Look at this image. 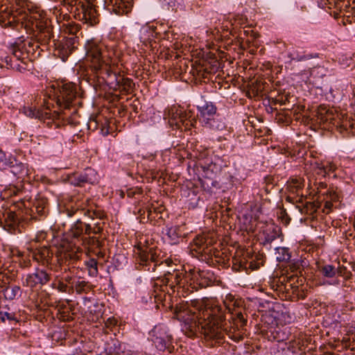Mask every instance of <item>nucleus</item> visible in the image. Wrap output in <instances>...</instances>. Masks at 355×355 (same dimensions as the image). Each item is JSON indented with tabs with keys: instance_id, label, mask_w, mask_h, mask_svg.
Listing matches in <instances>:
<instances>
[{
	"instance_id": "f257e3e1",
	"label": "nucleus",
	"mask_w": 355,
	"mask_h": 355,
	"mask_svg": "<svg viewBox=\"0 0 355 355\" xmlns=\"http://www.w3.org/2000/svg\"><path fill=\"white\" fill-rule=\"evenodd\" d=\"M176 313L179 319H184V328L189 331L190 336L200 333L207 339L220 341L224 334H227L233 340L239 341L242 339V336L235 332L232 322L229 320L227 321L220 308L215 307L191 313L187 318L180 311Z\"/></svg>"
},
{
	"instance_id": "f03ea898",
	"label": "nucleus",
	"mask_w": 355,
	"mask_h": 355,
	"mask_svg": "<svg viewBox=\"0 0 355 355\" xmlns=\"http://www.w3.org/2000/svg\"><path fill=\"white\" fill-rule=\"evenodd\" d=\"M86 59L91 63V67L96 73L104 74L111 68L109 59L112 55L107 46L97 39H90L85 44Z\"/></svg>"
},
{
	"instance_id": "7ed1b4c3",
	"label": "nucleus",
	"mask_w": 355,
	"mask_h": 355,
	"mask_svg": "<svg viewBox=\"0 0 355 355\" xmlns=\"http://www.w3.org/2000/svg\"><path fill=\"white\" fill-rule=\"evenodd\" d=\"M69 36L64 37L58 43L53 40V45L55 47V54L59 56L62 61H65L72 51L77 48L78 45V37L77 36L80 28L78 25L70 26L67 28Z\"/></svg>"
},
{
	"instance_id": "20e7f679",
	"label": "nucleus",
	"mask_w": 355,
	"mask_h": 355,
	"mask_svg": "<svg viewBox=\"0 0 355 355\" xmlns=\"http://www.w3.org/2000/svg\"><path fill=\"white\" fill-rule=\"evenodd\" d=\"M76 85L72 83L64 84L55 93V101L61 109H69L80 104L77 97Z\"/></svg>"
},
{
	"instance_id": "39448f33",
	"label": "nucleus",
	"mask_w": 355,
	"mask_h": 355,
	"mask_svg": "<svg viewBox=\"0 0 355 355\" xmlns=\"http://www.w3.org/2000/svg\"><path fill=\"white\" fill-rule=\"evenodd\" d=\"M149 339L153 342L155 347L159 351L168 349L171 351L173 338L168 333V329L164 325L155 326L149 332Z\"/></svg>"
},
{
	"instance_id": "423d86ee",
	"label": "nucleus",
	"mask_w": 355,
	"mask_h": 355,
	"mask_svg": "<svg viewBox=\"0 0 355 355\" xmlns=\"http://www.w3.org/2000/svg\"><path fill=\"white\" fill-rule=\"evenodd\" d=\"M196 122L191 111H186L182 107H173L169 111V123L171 126H175L178 129L185 130L190 128Z\"/></svg>"
},
{
	"instance_id": "0eeeda50",
	"label": "nucleus",
	"mask_w": 355,
	"mask_h": 355,
	"mask_svg": "<svg viewBox=\"0 0 355 355\" xmlns=\"http://www.w3.org/2000/svg\"><path fill=\"white\" fill-rule=\"evenodd\" d=\"M166 284L170 286L171 289L175 292L180 293L182 290V295H187L198 290V286L189 284V277H184L181 273L171 274L166 278Z\"/></svg>"
},
{
	"instance_id": "6e6552de",
	"label": "nucleus",
	"mask_w": 355,
	"mask_h": 355,
	"mask_svg": "<svg viewBox=\"0 0 355 355\" xmlns=\"http://www.w3.org/2000/svg\"><path fill=\"white\" fill-rule=\"evenodd\" d=\"M66 180L71 185L83 187L85 184H94L98 180V176L94 169L87 168L83 171L68 174Z\"/></svg>"
},
{
	"instance_id": "1a4fd4ad",
	"label": "nucleus",
	"mask_w": 355,
	"mask_h": 355,
	"mask_svg": "<svg viewBox=\"0 0 355 355\" xmlns=\"http://www.w3.org/2000/svg\"><path fill=\"white\" fill-rule=\"evenodd\" d=\"M68 270L67 268H64L62 275H56L51 286L60 293L72 294L73 285L76 282V279L69 274H66Z\"/></svg>"
},
{
	"instance_id": "9d476101",
	"label": "nucleus",
	"mask_w": 355,
	"mask_h": 355,
	"mask_svg": "<svg viewBox=\"0 0 355 355\" xmlns=\"http://www.w3.org/2000/svg\"><path fill=\"white\" fill-rule=\"evenodd\" d=\"M329 119L343 137L355 136V123L347 115L337 114L336 116L329 117Z\"/></svg>"
},
{
	"instance_id": "9b49d317",
	"label": "nucleus",
	"mask_w": 355,
	"mask_h": 355,
	"mask_svg": "<svg viewBox=\"0 0 355 355\" xmlns=\"http://www.w3.org/2000/svg\"><path fill=\"white\" fill-rule=\"evenodd\" d=\"M94 205L91 203V200L89 198L83 199L79 205H77L76 209H66L67 215L69 217L73 216L78 209H81L83 214L92 219L98 218L100 220L103 219L105 217V213L101 210L94 208Z\"/></svg>"
},
{
	"instance_id": "f8f14e48",
	"label": "nucleus",
	"mask_w": 355,
	"mask_h": 355,
	"mask_svg": "<svg viewBox=\"0 0 355 355\" xmlns=\"http://www.w3.org/2000/svg\"><path fill=\"white\" fill-rule=\"evenodd\" d=\"M51 279V275L44 269L37 268L30 274H28L24 282V285L30 288H35L37 286H42L47 284Z\"/></svg>"
},
{
	"instance_id": "ddd939ff",
	"label": "nucleus",
	"mask_w": 355,
	"mask_h": 355,
	"mask_svg": "<svg viewBox=\"0 0 355 355\" xmlns=\"http://www.w3.org/2000/svg\"><path fill=\"white\" fill-rule=\"evenodd\" d=\"M137 255V261L141 266L146 267V270L150 271L152 270L154 271L157 266L155 263V255L150 251L148 250V248H143L139 247L135 251Z\"/></svg>"
},
{
	"instance_id": "4468645a",
	"label": "nucleus",
	"mask_w": 355,
	"mask_h": 355,
	"mask_svg": "<svg viewBox=\"0 0 355 355\" xmlns=\"http://www.w3.org/2000/svg\"><path fill=\"white\" fill-rule=\"evenodd\" d=\"M109 78L110 84L114 85V88L121 89L125 92H130L135 86L132 80L128 78H124L116 72H113L112 69H110V71L105 73Z\"/></svg>"
},
{
	"instance_id": "2eb2a0df",
	"label": "nucleus",
	"mask_w": 355,
	"mask_h": 355,
	"mask_svg": "<svg viewBox=\"0 0 355 355\" xmlns=\"http://www.w3.org/2000/svg\"><path fill=\"white\" fill-rule=\"evenodd\" d=\"M111 12L118 15H127L132 10L133 1H104Z\"/></svg>"
},
{
	"instance_id": "dca6fc26",
	"label": "nucleus",
	"mask_w": 355,
	"mask_h": 355,
	"mask_svg": "<svg viewBox=\"0 0 355 355\" xmlns=\"http://www.w3.org/2000/svg\"><path fill=\"white\" fill-rule=\"evenodd\" d=\"M19 6H21L24 10V19L33 21H37L41 17L40 10L38 8L34 7L31 1H16Z\"/></svg>"
},
{
	"instance_id": "f3484780",
	"label": "nucleus",
	"mask_w": 355,
	"mask_h": 355,
	"mask_svg": "<svg viewBox=\"0 0 355 355\" xmlns=\"http://www.w3.org/2000/svg\"><path fill=\"white\" fill-rule=\"evenodd\" d=\"M261 244L270 245L271 243L281 236V229L274 224L268 225L263 230Z\"/></svg>"
},
{
	"instance_id": "a211bd4d",
	"label": "nucleus",
	"mask_w": 355,
	"mask_h": 355,
	"mask_svg": "<svg viewBox=\"0 0 355 355\" xmlns=\"http://www.w3.org/2000/svg\"><path fill=\"white\" fill-rule=\"evenodd\" d=\"M80 259V253L78 248H71L70 250L65 248L63 250L58 258L60 266L63 264H71Z\"/></svg>"
},
{
	"instance_id": "6ab92c4d",
	"label": "nucleus",
	"mask_w": 355,
	"mask_h": 355,
	"mask_svg": "<svg viewBox=\"0 0 355 355\" xmlns=\"http://www.w3.org/2000/svg\"><path fill=\"white\" fill-rule=\"evenodd\" d=\"M49 211L47 200L44 198L37 199L31 209L33 214L32 218L34 219L41 220L44 218Z\"/></svg>"
},
{
	"instance_id": "aec40b11",
	"label": "nucleus",
	"mask_w": 355,
	"mask_h": 355,
	"mask_svg": "<svg viewBox=\"0 0 355 355\" xmlns=\"http://www.w3.org/2000/svg\"><path fill=\"white\" fill-rule=\"evenodd\" d=\"M197 108L200 112V120L202 123L205 122L207 119L209 120V119L217 115V108L211 102H205L202 105H198Z\"/></svg>"
},
{
	"instance_id": "412c9836",
	"label": "nucleus",
	"mask_w": 355,
	"mask_h": 355,
	"mask_svg": "<svg viewBox=\"0 0 355 355\" xmlns=\"http://www.w3.org/2000/svg\"><path fill=\"white\" fill-rule=\"evenodd\" d=\"M312 166L314 173L322 177L330 175L336 169V166L334 163L329 162H315Z\"/></svg>"
},
{
	"instance_id": "4be33fe9",
	"label": "nucleus",
	"mask_w": 355,
	"mask_h": 355,
	"mask_svg": "<svg viewBox=\"0 0 355 355\" xmlns=\"http://www.w3.org/2000/svg\"><path fill=\"white\" fill-rule=\"evenodd\" d=\"M87 225V223H83L80 220H77L76 222L71 227L69 236L80 243L82 239L85 236L84 234H85Z\"/></svg>"
},
{
	"instance_id": "5701e85b",
	"label": "nucleus",
	"mask_w": 355,
	"mask_h": 355,
	"mask_svg": "<svg viewBox=\"0 0 355 355\" xmlns=\"http://www.w3.org/2000/svg\"><path fill=\"white\" fill-rule=\"evenodd\" d=\"M287 57L290 59V62H302L308 60L312 58H316L318 57V53H308L306 54L304 52H301L294 48L288 50L287 53Z\"/></svg>"
},
{
	"instance_id": "b1692460",
	"label": "nucleus",
	"mask_w": 355,
	"mask_h": 355,
	"mask_svg": "<svg viewBox=\"0 0 355 355\" xmlns=\"http://www.w3.org/2000/svg\"><path fill=\"white\" fill-rule=\"evenodd\" d=\"M4 229L11 232L15 230L20 223L19 218L12 211H4Z\"/></svg>"
},
{
	"instance_id": "393cba45",
	"label": "nucleus",
	"mask_w": 355,
	"mask_h": 355,
	"mask_svg": "<svg viewBox=\"0 0 355 355\" xmlns=\"http://www.w3.org/2000/svg\"><path fill=\"white\" fill-rule=\"evenodd\" d=\"M202 124L205 128L214 131H221L226 128L225 122L218 114L209 119V120L207 119L205 122Z\"/></svg>"
},
{
	"instance_id": "a878e982",
	"label": "nucleus",
	"mask_w": 355,
	"mask_h": 355,
	"mask_svg": "<svg viewBox=\"0 0 355 355\" xmlns=\"http://www.w3.org/2000/svg\"><path fill=\"white\" fill-rule=\"evenodd\" d=\"M304 187V180L300 178H293L287 182V189L291 193L303 196L302 189Z\"/></svg>"
},
{
	"instance_id": "bb28decb",
	"label": "nucleus",
	"mask_w": 355,
	"mask_h": 355,
	"mask_svg": "<svg viewBox=\"0 0 355 355\" xmlns=\"http://www.w3.org/2000/svg\"><path fill=\"white\" fill-rule=\"evenodd\" d=\"M52 256L53 252L46 246L36 249L35 252L33 253L34 259L44 263H48Z\"/></svg>"
},
{
	"instance_id": "cd10ccee",
	"label": "nucleus",
	"mask_w": 355,
	"mask_h": 355,
	"mask_svg": "<svg viewBox=\"0 0 355 355\" xmlns=\"http://www.w3.org/2000/svg\"><path fill=\"white\" fill-rule=\"evenodd\" d=\"M319 273L324 278L334 279L338 274V269L331 264H322L318 266Z\"/></svg>"
},
{
	"instance_id": "c85d7f7f",
	"label": "nucleus",
	"mask_w": 355,
	"mask_h": 355,
	"mask_svg": "<svg viewBox=\"0 0 355 355\" xmlns=\"http://www.w3.org/2000/svg\"><path fill=\"white\" fill-rule=\"evenodd\" d=\"M207 239L203 236H198L193 240V250L199 254L209 253Z\"/></svg>"
},
{
	"instance_id": "c756f323",
	"label": "nucleus",
	"mask_w": 355,
	"mask_h": 355,
	"mask_svg": "<svg viewBox=\"0 0 355 355\" xmlns=\"http://www.w3.org/2000/svg\"><path fill=\"white\" fill-rule=\"evenodd\" d=\"M78 2L81 4L83 17L86 20L92 19V17H94L96 10L94 8L93 1H87Z\"/></svg>"
},
{
	"instance_id": "7c9ffc66",
	"label": "nucleus",
	"mask_w": 355,
	"mask_h": 355,
	"mask_svg": "<svg viewBox=\"0 0 355 355\" xmlns=\"http://www.w3.org/2000/svg\"><path fill=\"white\" fill-rule=\"evenodd\" d=\"M92 289V286L89 282L80 280V278L76 279L73 288V293L76 292L77 294L87 293Z\"/></svg>"
},
{
	"instance_id": "2f4dec72",
	"label": "nucleus",
	"mask_w": 355,
	"mask_h": 355,
	"mask_svg": "<svg viewBox=\"0 0 355 355\" xmlns=\"http://www.w3.org/2000/svg\"><path fill=\"white\" fill-rule=\"evenodd\" d=\"M85 247L88 248H96L100 249L102 247V243L96 236H85L82 239L81 243H80Z\"/></svg>"
},
{
	"instance_id": "473e14b6",
	"label": "nucleus",
	"mask_w": 355,
	"mask_h": 355,
	"mask_svg": "<svg viewBox=\"0 0 355 355\" xmlns=\"http://www.w3.org/2000/svg\"><path fill=\"white\" fill-rule=\"evenodd\" d=\"M85 266L88 270V275L90 277H95L98 274V261L94 258H90L85 261Z\"/></svg>"
},
{
	"instance_id": "72a5a7b5",
	"label": "nucleus",
	"mask_w": 355,
	"mask_h": 355,
	"mask_svg": "<svg viewBox=\"0 0 355 355\" xmlns=\"http://www.w3.org/2000/svg\"><path fill=\"white\" fill-rule=\"evenodd\" d=\"M16 160L11 157H7L5 153L0 150V170H5L8 168L12 167Z\"/></svg>"
},
{
	"instance_id": "f704fd0d",
	"label": "nucleus",
	"mask_w": 355,
	"mask_h": 355,
	"mask_svg": "<svg viewBox=\"0 0 355 355\" xmlns=\"http://www.w3.org/2000/svg\"><path fill=\"white\" fill-rule=\"evenodd\" d=\"M3 292L6 300H12L19 294L20 287L18 286H6Z\"/></svg>"
},
{
	"instance_id": "c9c22d12",
	"label": "nucleus",
	"mask_w": 355,
	"mask_h": 355,
	"mask_svg": "<svg viewBox=\"0 0 355 355\" xmlns=\"http://www.w3.org/2000/svg\"><path fill=\"white\" fill-rule=\"evenodd\" d=\"M22 113L30 118H35L41 119L43 118V112L40 110H37L33 107H23L21 109Z\"/></svg>"
},
{
	"instance_id": "e433bc0d",
	"label": "nucleus",
	"mask_w": 355,
	"mask_h": 355,
	"mask_svg": "<svg viewBox=\"0 0 355 355\" xmlns=\"http://www.w3.org/2000/svg\"><path fill=\"white\" fill-rule=\"evenodd\" d=\"M277 256V260L279 262L281 261H288L291 259V254L289 249L284 247H277L275 248Z\"/></svg>"
},
{
	"instance_id": "4c0bfd02",
	"label": "nucleus",
	"mask_w": 355,
	"mask_h": 355,
	"mask_svg": "<svg viewBox=\"0 0 355 355\" xmlns=\"http://www.w3.org/2000/svg\"><path fill=\"white\" fill-rule=\"evenodd\" d=\"M290 336V331L286 327L277 331L274 338L277 342H283L289 340Z\"/></svg>"
},
{
	"instance_id": "58836bf2",
	"label": "nucleus",
	"mask_w": 355,
	"mask_h": 355,
	"mask_svg": "<svg viewBox=\"0 0 355 355\" xmlns=\"http://www.w3.org/2000/svg\"><path fill=\"white\" fill-rule=\"evenodd\" d=\"M166 236L169 239L171 244H176L179 242V234L177 227H170L167 229Z\"/></svg>"
},
{
	"instance_id": "ea45409f",
	"label": "nucleus",
	"mask_w": 355,
	"mask_h": 355,
	"mask_svg": "<svg viewBox=\"0 0 355 355\" xmlns=\"http://www.w3.org/2000/svg\"><path fill=\"white\" fill-rule=\"evenodd\" d=\"M103 230V226L100 223H96L92 227L91 225L87 224L85 229V234L90 235V234H101Z\"/></svg>"
},
{
	"instance_id": "a19ab883",
	"label": "nucleus",
	"mask_w": 355,
	"mask_h": 355,
	"mask_svg": "<svg viewBox=\"0 0 355 355\" xmlns=\"http://www.w3.org/2000/svg\"><path fill=\"white\" fill-rule=\"evenodd\" d=\"M53 35L51 34V29L49 27H46L41 31L39 35V40H42L44 43L50 42Z\"/></svg>"
},
{
	"instance_id": "79ce46f5",
	"label": "nucleus",
	"mask_w": 355,
	"mask_h": 355,
	"mask_svg": "<svg viewBox=\"0 0 355 355\" xmlns=\"http://www.w3.org/2000/svg\"><path fill=\"white\" fill-rule=\"evenodd\" d=\"M349 337L344 338L343 340L345 342V346L351 347V349L354 351L355 350V330H349Z\"/></svg>"
},
{
	"instance_id": "37998d69",
	"label": "nucleus",
	"mask_w": 355,
	"mask_h": 355,
	"mask_svg": "<svg viewBox=\"0 0 355 355\" xmlns=\"http://www.w3.org/2000/svg\"><path fill=\"white\" fill-rule=\"evenodd\" d=\"M206 272L205 271H199L198 272L193 274V279L194 280H196L199 282L198 284L201 286L204 287L207 284V281L205 279L206 278Z\"/></svg>"
},
{
	"instance_id": "c03bdc74",
	"label": "nucleus",
	"mask_w": 355,
	"mask_h": 355,
	"mask_svg": "<svg viewBox=\"0 0 355 355\" xmlns=\"http://www.w3.org/2000/svg\"><path fill=\"white\" fill-rule=\"evenodd\" d=\"M340 2V1H316L318 6L324 9L326 8V6H327L329 8H331V6H338Z\"/></svg>"
},
{
	"instance_id": "a18cd8bd",
	"label": "nucleus",
	"mask_w": 355,
	"mask_h": 355,
	"mask_svg": "<svg viewBox=\"0 0 355 355\" xmlns=\"http://www.w3.org/2000/svg\"><path fill=\"white\" fill-rule=\"evenodd\" d=\"M14 319L12 314L8 312L0 311V320L5 322L6 320H12Z\"/></svg>"
},
{
	"instance_id": "49530a36",
	"label": "nucleus",
	"mask_w": 355,
	"mask_h": 355,
	"mask_svg": "<svg viewBox=\"0 0 355 355\" xmlns=\"http://www.w3.org/2000/svg\"><path fill=\"white\" fill-rule=\"evenodd\" d=\"M327 194L328 196V198L330 200L336 201L338 200L339 196L338 194L334 190H328L327 191Z\"/></svg>"
},
{
	"instance_id": "de8ad7c7",
	"label": "nucleus",
	"mask_w": 355,
	"mask_h": 355,
	"mask_svg": "<svg viewBox=\"0 0 355 355\" xmlns=\"http://www.w3.org/2000/svg\"><path fill=\"white\" fill-rule=\"evenodd\" d=\"M323 285H338L339 284V280H332V281H325L322 283Z\"/></svg>"
},
{
	"instance_id": "09e8293b",
	"label": "nucleus",
	"mask_w": 355,
	"mask_h": 355,
	"mask_svg": "<svg viewBox=\"0 0 355 355\" xmlns=\"http://www.w3.org/2000/svg\"><path fill=\"white\" fill-rule=\"evenodd\" d=\"M4 211L0 210V227H3L4 226Z\"/></svg>"
},
{
	"instance_id": "8fccbe9b",
	"label": "nucleus",
	"mask_w": 355,
	"mask_h": 355,
	"mask_svg": "<svg viewBox=\"0 0 355 355\" xmlns=\"http://www.w3.org/2000/svg\"><path fill=\"white\" fill-rule=\"evenodd\" d=\"M237 316L241 323V325L245 324L246 320L244 319L243 314L241 313H239Z\"/></svg>"
},
{
	"instance_id": "3c124183",
	"label": "nucleus",
	"mask_w": 355,
	"mask_h": 355,
	"mask_svg": "<svg viewBox=\"0 0 355 355\" xmlns=\"http://www.w3.org/2000/svg\"><path fill=\"white\" fill-rule=\"evenodd\" d=\"M116 324V322L115 320L111 319V318H108L107 322H106V326L107 327H110V325H114Z\"/></svg>"
},
{
	"instance_id": "603ef678",
	"label": "nucleus",
	"mask_w": 355,
	"mask_h": 355,
	"mask_svg": "<svg viewBox=\"0 0 355 355\" xmlns=\"http://www.w3.org/2000/svg\"><path fill=\"white\" fill-rule=\"evenodd\" d=\"M353 96H353L354 102L352 103V105L353 110L355 112V93H354Z\"/></svg>"
},
{
	"instance_id": "864d4df0",
	"label": "nucleus",
	"mask_w": 355,
	"mask_h": 355,
	"mask_svg": "<svg viewBox=\"0 0 355 355\" xmlns=\"http://www.w3.org/2000/svg\"><path fill=\"white\" fill-rule=\"evenodd\" d=\"M329 92H330V93L331 94V95H332V96L334 98H335L336 96L337 95V94H334V89L332 88L330 89Z\"/></svg>"
},
{
	"instance_id": "5fc2aeb1",
	"label": "nucleus",
	"mask_w": 355,
	"mask_h": 355,
	"mask_svg": "<svg viewBox=\"0 0 355 355\" xmlns=\"http://www.w3.org/2000/svg\"><path fill=\"white\" fill-rule=\"evenodd\" d=\"M326 207H330V202H326Z\"/></svg>"
},
{
	"instance_id": "6e6d98bb",
	"label": "nucleus",
	"mask_w": 355,
	"mask_h": 355,
	"mask_svg": "<svg viewBox=\"0 0 355 355\" xmlns=\"http://www.w3.org/2000/svg\"><path fill=\"white\" fill-rule=\"evenodd\" d=\"M83 300H84L85 302V301H89V299L87 297H84Z\"/></svg>"
},
{
	"instance_id": "4d7b16f0",
	"label": "nucleus",
	"mask_w": 355,
	"mask_h": 355,
	"mask_svg": "<svg viewBox=\"0 0 355 355\" xmlns=\"http://www.w3.org/2000/svg\"><path fill=\"white\" fill-rule=\"evenodd\" d=\"M73 114H76V110H75L73 112Z\"/></svg>"
},
{
	"instance_id": "13d9d810",
	"label": "nucleus",
	"mask_w": 355,
	"mask_h": 355,
	"mask_svg": "<svg viewBox=\"0 0 355 355\" xmlns=\"http://www.w3.org/2000/svg\"><path fill=\"white\" fill-rule=\"evenodd\" d=\"M168 5L169 6H172L171 5V2H169V3H168Z\"/></svg>"
},
{
	"instance_id": "bf43d9fd",
	"label": "nucleus",
	"mask_w": 355,
	"mask_h": 355,
	"mask_svg": "<svg viewBox=\"0 0 355 355\" xmlns=\"http://www.w3.org/2000/svg\"><path fill=\"white\" fill-rule=\"evenodd\" d=\"M352 3H353L354 4H355V1H352Z\"/></svg>"
}]
</instances>
